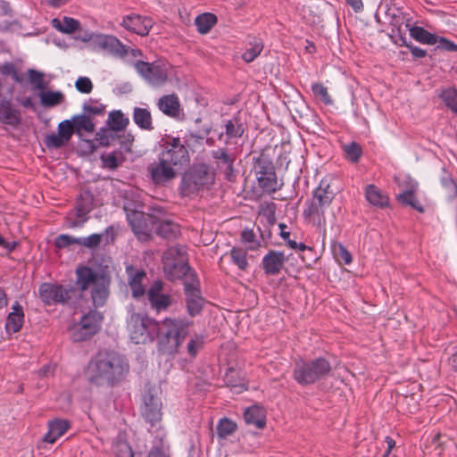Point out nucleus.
Returning <instances> with one entry per match:
<instances>
[{"mask_svg": "<svg viewBox=\"0 0 457 457\" xmlns=\"http://www.w3.org/2000/svg\"><path fill=\"white\" fill-rule=\"evenodd\" d=\"M192 321L186 318H166L161 323L145 313L129 311L127 329L135 344H146L159 337V349L166 354L178 353L189 333Z\"/></svg>", "mask_w": 457, "mask_h": 457, "instance_id": "1", "label": "nucleus"}, {"mask_svg": "<svg viewBox=\"0 0 457 457\" xmlns=\"http://www.w3.org/2000/svg\"><path fill=\"white\" fill-rule=\"evenodd\" d=\"M129 371L127 359L114 351H101L87 364V381L96 386H114L120 383Z\"/></svg>", "mask_w": 457, "mask_h": 457, "instance_id": "2", "label": "nucleus"}, {"mask_svg": "<svg viewBox=\"0 0 457 457\" xmlns=\"http://www.w3.org/2000/svg\"><path fill=\"white\" fill-rule=\"evenodd\" d=\"M76 286L80 294L90 290L95 308L103 307L110 295V278L87 265H80L75 270Z\"/></svg>", "mask_w": 457, "mask_h": 457, "instance_id": "3", "label": "nucleus"}, {"mask_svg": "<svg viewBox=\"0 0 457 457\" xmlns=\"http://www.w3.org/2000/svg\"><path fill=\"white\" fill-rule=\"evenodd\" d=\"M335 195L336 193L331 189L329 183L326 179H321L319 186L312 191V198L305 203L303 216L317 228L325 230V212Z\"/></svg>", "mask_w": 457, "mask_h": 457, "instance_id": "4", "label": "nucleus"}, {"mask_svg": "<svg viewBox=\"0 0 457 457\" xmlns=\"http://www.w3.org/2000/svg\"><path fill=\"white\" fill-rule=\"evenodd\" d=\"M331 370V363L324 357L300 358L295 362L292 377L300 386H307L328 377Z\"/></svg>", "mask_w": 457, "mask_h": 457, "instance_id": "5", "label": "nucleus"}, {"mask_svg": "<svg viewBox=\"0 0 457 457\" xmlns=\"http://www.w3.org/2000/svg\"><path fill=\"white\" fill-rule=\"evenodd\" d=\"M158 155L179 173L190 162L187 141H183L179 137H168L161 145V152Z\"/></svg>", "mask_w": 457, "mask_h": 457, "instance_id": "6", "label": "nucleus"}, {"mask_svg": "<svg viewBox=\"0 0 457 457\" xmlns=\"http://www.w3.org/2000/svg\"><path fill=\"white\" fill-rule=\"evenodd\" d=\"M38 294L46 305L62 303L75 306L81 299V294L76 287L47 282L40 285Z\"/></svg>", "mask_w": 457, "mask_h": 457, "instance_id": "7", "label": "nucleus"}, {"mask_svg": "<svg viewBox=\"0 0 457 457\" xmlns=\"http://www.w3.org/2000/svg\"><path fill=\"white\" fill-rule=\"evenodd\" d=\"M212 175L206 164H195L183 175L179 186L180 193L185 196L193 195L204 186L212 183Z\"/></svg>", "mask_w": 457, "mask_h": 457, "instance_id": "8", "label": "nucleus"}, {"mask_svg": "<svg viewBox=\"0 0 457 457\" xmlns=\"http://www.w3.org/2000/svg\"><path fill=\"white\" fill-rule=\"evenodd\" d=\"M142 401L141 415L145 421L150 425L149 431L152 432L153 429L159 430L162 418V403L158 396L157 390L153 387L145 390Z\"/></svg>", "mask_w": 457, "mask_h": 457, "instance_id": "9", "label": "nucleus"}, {"mask_svg": "<svg viewBox=\"0 0 457 457\" xmlns=\"http://www.w3.org/2000/svg\"><path fill=\"white\" fill-rule=\"evenodd\" d=\"M137 72L150 85L160 87L168 80L170 64L163 61L147 62L137 61L134 63Z\"/></svg>", "mask_w": 457, "mask_h": 457, "instance_id": "10", "label": "nucleus"}, {"mask_svg": "<svg viewBox=\"0 0 457 457\" xmlns=\"http://www.w3.org/2000/svg\"><path fill=\"white\" fill-rule=\"evenodd\" d=\"M254 172L259 187L266 193H275L280 189L273 162L265 155L256 158Z\"/></svg>", "mask_w": 457, "mask_h": 457, "instance_id": "11", "label": "nucleus"}, {"mask_svg": "<svg viewBox=\"0 0 457 457\" xmlns=\"http://www.w3.org/2000/svg\"><path fill=\"white\" fill-rule=\"evenodd\" d=\"M103 318V314L96 310H90L84 314L79 324L71 329L72 341L82 342L91 338L99 331Z\"/></svg>", "mask_w": 457, "mask_h": 457, "instance_id": "12", "label": "nucleus"}, {"mask_svg": "<svg viewBox=\"0 0 457 457\" xmlns=\"http://www.w3.org/2000/svg\"><path fill=\"white\" fill-rule=\"evenodd\" d=\"M94 200L90 191L86 190L80 193L75 210L67 218L70 228H80L84 225L88 220V213L94 209Z\"/></svg>", "mask_w": 457, "mask_h": 457, "instance_id": "13", "label": "nucleus"}, {"mask_svg": "<svg viewBox=\"0 0 457 457\" xmlns=\"http://www.w3.org/2000/svg\"><path fill=\"white\" fill-rule=\"evenodd\" d=\"M147 172L151 181L157 186L166 185L179 174L159 155L156 162L148 165Z\"/></svg>", "mask_w": 457, "mask_h": 457, "instance_id": "14", "label": "nucleus"}, {"mask_svg": "<svg viewBox=\"0 0 457 457\" xmlns=\"http://www.w3.org/2000/svg\"><path fill=\"white\" fill-rule=\"evenodd\" d=\"M192 277L191 281L184 282V291L187 312L191 317H195L201 312L204 299L201 295L197 278L195 276Z\"/></svg>", "mask_w": 457, "mask_h": 457, "instance_id": "15", "label": "nucleus"}, {"mask_svg": "<svg viewBox=\"0 0 457 457\" xmlns=\"http://www.w3.org/2000/svg\"><path fill=\"white\" fill-rule=\"evenodd\" d=\"M147 299L152 310L160 313L167 311L172 304V297L163 293V283L161 280L154 281L147 291Z\"/></svg>", "mask_w": 457, "mask_h": 457, "instance_id": "16", "label": "nucleus"}, {"mask_svg": "<svg viewBox=\"0 0 457 457\" xmlns=\"http://www.w3.org/2000/svg\"><path fill=\"white\" fill-rule=\"evenodd\" d=\"M58 133H52L46 137L45 145L47 148L59 149L64 146L75 132L71 120H64L58 124Z\"/></svg>", "mask_w": 457, "mask_h": 457, "instance_id": "17", "label": "nucleus"}, {"mask_svg": "<svg viewBox=\"0 0 457 457\" xmlns=\"http://www.w3.org/2000/svg\"><path fill=\"white\" fill-rule=\"evenodd\" d=\"M153 25L154 21L151 17L142 16L136 13H131L123 17L121 22L122 27L139 36L148 35Z\"/></svg>", "mask_w": 457, "mask_h": 457, "instance_id": "18", "label": "nucleus"}, {"mask_svg": "<svg viewBox=\"0 0 457 457\" xmlns=\"http://www.w3.org/2000/svg\"><path fill=\"white\" fill-rule=\"evenodd\" d=\"M286 261L284 253L270 250L262 258V267L266 275L277 276L283 269Z\"/></svg>", "mask_w": 457, "mask_h": 457, "instance_id": "19", "label": "nucleus"}, {"mask_svg": "<svg viewBox=\"0 0 457 457\" xmlns=\"http://www.w3.org/2000/svg\"><path fill=\"white\" fill-rule=\"evenodd\" d=\"M157 107L163 114L173 119H179L183 114L179 96L175 94L164 95L160 97Z\"/></svg>", "mask_w": 457, "mask_h": 457, "instance_id": "20", "label": "nucleus"}, {"mask_svg": "<svg viewBox=\"0 0 457 457\" xmlns=\"http://www.w3.org/2000/svg\"><path fill=\"white\" fill-rule=\"evenodd\" d=\"M96 43L101 48L117 56L124 57L129 54V48L114 36L100 35Z\"/></svg>", "mask_w": 457, "mask_h": 457, "instance_id": "21", "label": "nucleus"}, {"mask_svg": "<svg viewBox=\"0 0 457 457\" xmlns=\"http://www.w3.org/2000/svg\"><path fill=\"white\" fill-rule=\"evenodd\" d=\"M164 270L170 280L181 279L187 275L190 277L189 281L192 280V276L196 278V276L191 271V268L188 263L185 261L172 262H166L164 263Z\"/></svg>", "mask_w": 457, "mask_h": 457, "instance_id": "22", "label": "nucleus"}, {"mask_svg": "<svg viewBox=\"0 0 457 457\" xmlns=\"http://www.w3.org/2000/svg\"><path fill=\"white\" fill-rule=\"evenodd\" d=\"M47 426L48 431L44 436L43 441L48 444H54L59 437L68 431L71 424L66 420L55 419L49 420Z\"/></svg>", "mask_w": 457, "mask_h": 457, "instance_id": "23", "label": "nucleus"}, {"mask_svg": "<svg viewBox=\"0 0 457 457\" xmlns=\"http://www.w3.org/2000/svg\"><path fill=\"white\" fill-rule=\"evenodd\" d=\"M23 323V308L18 302H15L12 306V312L7 316L5 329L8 332L17 333L21 329Z\"/></svg>", "mask_w": 457, "mask_h": 457, "instance_id": "24", "label": "nucleus"}, {"mask_svg": "<svg viewBox=\"0 0 457 457\" xmlns=\"http://www.w3.org/2000/svg\"><path fill=\"white\" fill-rule=\"evenodd\" d=\"M244 419L246 424L253 425L256 428H263L266 426V411L263 408L253 405L244 412Z\"/></svg>", "mask_w": 457, "mask_h": 457, "instance_id": "25", "label": "nucleus"}, {"mask_svg": "<svg viewBox=\"0 0 457 457\" xmlns=\"http://www.w3.org/2000/svg\"><path fill=\"white\" fill-rule=\"evenodd\" d=\"M212 156L219 166L225 168L227 171L226 178L228 180H231L235 158L228 154L224 148H218L212 151Z\"/></svg>", "mask_w": 457, "mask_h": 457, "instance_id": "26", "label": "nucleus"}, {"mask_svg": "<svg viewBox=\"0 0 457 457\" xmlns=\"http://www.w3.org/2000/svg\"><path fill=\"white\" fill-rule=\"evenodd\" d=\"M367 201L377 207L384 208L388 205L389 198L375 185H368L365 189Z\"/></svg>", "mask_w": 457, "mask_h": 457, "instance_id": "27", "label": "nucleus"}, {"mask_svg": "<svg viewBox=\"0 0 457 457\" xmlns=\"http://www.w3.org/2000/svg\"><path fill=\"white\" fill-rule=\"evenodd\" d=\"M133 121L141 129L153 130V119L150 111L146 108L135 107L133 110Z\"/></svg>", "mask_w": 457, "mask_h": 457, "instance_id": "28", "label": "nucleus"}, {"mask_svg": "<svg viewBox=\"0 0 457 457\" xmlns=\"http://www.w3.org/2000/svg\"><path fill=\"white\" fill-rule=\"evenodd\" d=\"M224 381L227 386L235 394H240L247 388L245 379L239 376L236 370L231 368L225 373Z\"/></svg>", "mask_w": 457, "mask_h": 457, "instance_id": "29", "label": "nucleus"}, {"mask_svg": "<svg viewBox=\"0 0 457 457\" xmlns=\"http://www.w3.org/2000/svg\"><path fill=\"white\" fill-rule=\"evenodd\" d=\"M145 278V272L144 270H135L129 272V285L132 292V295L135 298L143 296L145 293V289L143 286V279Z\"/></svg>", "mask_w": 457, "mask_h": 457, "instance_id": "30", "label": "nucleus"}, {"mask_svg": "<svg viewBox=\"0 0 457 457\" xmlns=\"http://www.w3.org/2000/svg\"><path fill=\"white\" fill-rule=\"evenodd\" d=\"M52 26L60 32L71 34L79 29L80 23L74 18L64 16L62 20L53 19Z\"/></svg>", "mask_w": 457, "mask_h": 457, "instance_id": "31", "label": "nucleus"}, {"mask_svg": "<svg viewBox=\"0 0 457 457\" xmlns=\"http://www.w3.org/2000/svg\"><path fill=\"white\" fill-rule=\"evenodd\" d=\"M156 233L165 239H175L179 234V226L169 220H162L156 228Z\"/></svg>", "mask_w": 457, "mask_h": 457, "instance_id": "32", "label": "nucleus"}, {"mask_svg": "<svg viewBox=\"0 0 457 457\" xmlns=\"http://www.w3.org/2000/svg\"><path fill=\"white\" fill-rule=\"evenodd\" d=\"M217 17L211 12H204L196 16L195 25L200 34H207L217 23Z\"/></svg>", "mask_w": 457, "mask_h": 457, "instance_id": "33", "label": "nucleus"}, {"mask_svg": "<svg viewBox=\"0 0 457 457\" xmlns=\"http://www.w3.org/2000/svg\"><path fill=\"white\" fill-rule=\"evenodd\" d=\"M263 49V43L261 38L253 37L249 40L245 51L242 54V59L245 62L255 60Z\"/></svg>", "mask_w": 457, "mask_h": 457, "instance_id": "34", "label": "nucleus"}, {"mask_svg": "<svg viewBox=\"0 0 457 457\" xmlns=\"http://www.w3.org/2000/svg\"><path fill=\"white\" fill-rule=\"evenodd\" d=\"M75 133L80 135L82 131L92 133L95 131V124L87 114L74 115L71 119Z\"/></svg>", "mask_w": 457, "mask_h": 457, "instance_id": "35", "label": "nucleus"}, {"mask_svg": "<svg viewBox=\"0 0 457 457\" xmlns=\"http://www.w3.org/2000/svg\"><path fill=\"white\" fill-rule=\"evenodd\" d=\"M40 103L46 108L54 107L64 101V95L61 91H44L39 93Z\"/></svg>", "mask_w": 457, "mask_h": 457, "instance_id": "36", "label": "nucleus"}, {"mask_svg": "<svg viewBox=\"0 0 457 457\" xmlns=\"http://www.w3.org/2000/svg\"><path fill=\"white\" fill-rule=\"evenodd\" d=\"M410 36L415 39L416 41L426 44V45H435L436 44V35L430 33L427 29L420 26H411L409 29Z\"/></svg>", "mask_w": 457, "mask_h": 457, "instance_id": "37", "label": "nucleus"}, {"mask_svg": "<svg viewBox=\"0 0 457 457\" xmlns=\"http://www.w3.org/2000/svg\"><path fill=\"white\" fill-rule=\"evenodd\" d=\"M411 19L407 13L401 12L395 14L390 21L392 27L391 34L406 32L411 27Z\"/></svg>", "mask_w": 457, "mask_h": 457, "instance_id": "38", "label": "nucleus"}, {"mask_svg": "<svg viewBox=\"0 0 457 457\" xmlns=\"http://www.w3.org/2000/svg\"><path fill=\"white\" fill-rule=\"evenodd\" d=\"M342 150L345 159L352 163H357L363 153L361 145L355 141L344 144L342 145Z\"/></svg>", "mask_w": 457, "mask_h": 457, "instance_id": "39", "label": "nucleus"}, {"mask_svg": "<svg viewBox=\"0 0 457 457\" xmlns=\"http://www.w3.org/2000/svg\"><path fill=\"white\" fill-rule=\"evenodd\" d=\"M397 200L403 205H408L416 210L417 212L423 213L425 212L422 204L418 200L413 190H404L403 193L397 195Z\"/></svg>", "mask_w": 457, "mask_h": 457, "instance_id": "40", "label": "nucleus"}, {"mask_svg": "<svg viewBox=\"0 0 457 457\" xmlns=\"http://www.w3.org/2000/svg\"><path fill=\"white\" fill-rule=\"evenodd\" d=\"M245 128L239 118H233L225 123V133L230 139L239 138L243 136Z\"/></svg>", "mask_w": 457, "mask_h": 457, "instance_id": "41", "label": "nucleus"}, {"mask_svg": "<svg viewBox=\"0 0 457 457\" xmlns=\"http://www.w3.org/2000/svg\"><path fill=\"white\" fill-rule=\"evenodd\" d=\"M108 124L112 130L121 131L129 124V119L120 111H112L109 113Z\"/></svg>", "mask_w": 457, "mask_h": 457, "instance_id": "42", "label": "nucleus"}, {"mask_svg": "<svg viewBox=\"0 0 457 457\" xmlns=\"http://www.w3.org/2000/svg\"><path fill=\"white\" fill-rule=\"evenodd\" d=\"M232 262L241 270H245L248 267L247 252L240 247H233L229 252Z\"/></svg>", "mask_w": 457, "mask_h": 457, "instance_id": "43", "label": "nucleus"}, {"mask_svg": "<svg viewBox=\"0 0 457 457\" xmlns=\"http://www.w3.org/2000/svg\"><path fill=\"white\" fill-rule=\"evenodd\" d=\"M439 97L445 103V104L453 112L457 114V89L454 87H448L443 89L439 95Z\"/></svg>", "mask_w": 457, "mask_h": 457, "instance_id": "44", "label": "nucleus"}, {"mask_svg": "<svg viewBox=\"0 0 457 457\" xmlns=\"http://www.w3.org/2000/svg\"><path fill=\"white\" fill-rule=\"evenodd\" d=\"M83 112L89 116H104L105 113V105L96 100L90 99L88 102L84 103Z\"/></svg>", "mask_w": 457, "mask_h": 457, "instance_id": "45", "label": "nucleus"}, {"mask_svg": "<svg viewBox=\"0 0 457 457\" xmlns=\"http://www.w3.org/2000/svg\"><path fill=\"white\" fill-rule=\"evenodd\" d=\"M237 429V424L229 419H221L217 426V433L220 437L225 438L232 435Z\"/></svg>", "mask_w": 457, "mask_h": 457, "instance_id": "46", "label": "nucleus"}, {"mask_svg": "<svg viewBox=\"0 0 457 457\" xmlns=\"http://www.w3.org/2000/svg\"><path fill=\"white\" fill-rule=\"evenodd\" d=\"M311 88L315 97L319 98L326 105H330L333 103V100L328 92V88L321 83H313L312 84Z\"/></svg>", "mask_w": 457, "mask_h": 457, "instance_id": "47", "label": "nucleus"}, {"mask_svg": "<svg viewBox=\"0 0 457 457\" xmlns=\"http://www.w3.org/2000/svg\"><path fill=\"white\" fill-rule=\"evenodd\" d=\"M203 346L204 337L202 335L195 334L187 345V352L192 358H195Z\"/></svg>", "mask_w": 457, "mask_h": 457, "instance_id": "48", "label": "nucleus"}, {"mask_svg": "<svg viewBox=\"0 0 457 457\" xmlns=\"http://www.w3.org/2000/svg\"><path fill=\"white\" fill-rule=\"evenodd\" d=\"M102 160L104 167L114 170L122 162L123 158L121 153L112 152L107 155H103Z\"/></svg>", "mask_w": 457, "mask_h": 457, "instance_id": "49", "label": "nucleus"}, {"mask_svg": "<svg viewBox=\"0 0 457 457\" xmlns=\"http://www.w3.org/2000/svg\"><path fill=\"white\" fill-rule=\"evenodd\" d=\"M79 245V237H74L67 234L59 235L54 240V245L57 248H65L71 245Z\"/></svg>", "mask_w": 457, "mask_h": 457, "instance_id": "50", "label": "nucleus"}, {"mask_svg": "<svg viewBox=\"0 0 457 457\" xmlns=\"http://www.w3.org/2000/svg\"><path fill=\"white\" fill-rule=\"evenodd\" d=\"M102 234H92L86 237H79V245L87 248H95L101 244Z\"/></svg>", "mask_w": 457, "mask_h": 457, "instance_id": "51", "label": "nucleus"}, {"mask_svg": "<svg viewBox=\"0 0 457 457\" xmlns=\"http://www.w3.org/2000/svg\"><path fill=\"white\" fill-rule=\"evenodd\" d=\"M436 44H437L436 49L446 52H457V44L446 37L436 35Z\"/></svg>", "mask_w": 457, "mask_h": 457, "instance_id": "52", "label": "nucleus"}, {"mask_svg": "<svg viewBox=\"0 0 457 457\" xmlns=\"http://www.w3.org/2000/svg\"><path fill=\"white\" fill-rule=\"evenodd\" d=\"M28 75L29 81L32 84H35L36 88L39 90H44L46 88V84L43 81V73L37 71L34 69L28 70Z\"/></svg>", "mask_w": 457, "mask_h": 457, "instance_id": "53", "label": "nucleus"}, {"mask_svg": "<svg viewBox=\"0 0 457 457\" xmlns=\"http://www.w3.org/2000/svg\"><path fill=\"white\" fill-rule=\"evenodd\" d=\"M76 89L83 94H89L93 89V84L89 78L79 77L75 82Z\"/></svg>", "mask_w": 457, "mask_h": 457, "instance_id": "54", "label": "nucleus"}, {"mask_svg": "<svg viewBox=\"0 0 457 457\" xmlns=\"http://www.w3.org/2000/svg\"><path fill=\"white\" fill-rule=\"evenodd\" d=\"M442 186L449 192L453 196L457 195V184L452 179L451 175L445 173V176L441 178Z\"/></svg>", "mask_w": 457, "mask_h": 457, "instance_id": "55", "label": "nucleus"}, {"mask_svg": "<svg viewBox=\"0 0 457 457\" xmlns=\"http://www.w3.org/2000/svg\"><path fill=\"white\" fill-rule=\"evenodd\" d=\"M335 254L345 264H350L353 261L351 253L342 244L338 245L337 249L335 250Z\"/></svg>", "mask_w": 457, "mask_h": 457, "instance_id": "56", "label": "nucleus"}, {"mask_svg": "<svg viewBox=\"0 0 457 457\" xmlns=\"http://www.w3.org/2000/svg\"><path fill=\"white\" fill-rule=\"evenodd\" d=\"M389 37L392 39L394 44L399 46H404L407 47V45L411 44V42L407 41L406 32L404 31H402L401 33L390 34Z\"/></svg>", "mask_w": 457, "mask_h": 457, "instance_id": "57", "label": "nucleus"}, {"mask_svg": "<svg viewBox=\"0 0 457 457\" xmlns=\"http://www.w3.org/2000/svg\"><path fill=\"white\" fill-rule=\"evenodd\" d=\"M407 48H409L410 52L411 53L412 56L417 59L424 58L427 55V51L413 46L411 43L410 45H407Z\"/></svg>", "mask_w": 457, "mask_h": 457, "instance_id": "58", "label": "nucleus"}, {"mask_svg": "<svg viewBox=\"0 0 457 457\" xmlns=\"http://www.w3.org/2000/svg\"><path fill=\"white\" fill-rule=\"evenodd\" d=\"M16 102L18 104H20L24 108L32 109V110L35 109L34 103H33L32 98L30 96H27V97L17 96L16 97Z\"/></svg>", "mask_w": 457, "mask_h": 457, "instance_id": "59", "label": "nucleus"}, {"mask_svg": "<svg viewBox=\"0 0 457 457\" xmlns=\"http://www.w3.org/2000/svg\"><path fill=\"white\" fill-rule=\"evenodd\" d=\"M18 243L15 241L7 242L1 235H0V246L7 250L8 253L12 252L17 246Z\"/></svg>", "mask_w": 457, "mask_h": 457, "instance_id": "60", "label": "nucleus"}, {"mask_svg": "<svg viewBox=\"0 0 457 457\" xmlns=\"http://www.w3.org/2000/svg\"><path fill=\"white\" fill-rule=\"evenodd\" d=\"M346 3L351 5L354 12H359L363 10L362 0H346Z\"/></svg>", "mask_w": 457, "mask_h": 457, "instance_id": "61", "label": "nucleus"}, {"mask_svg": "<svg viewBox=\"0 0 457 457\" xmlns=\"http://www.w3.org/2000/svg\"><path fill=\"white\" fill-rule=\"evenodd\" d=\"M54 372V368L51 364H46L44 365L39 370H38V375L40 377H47L49 376L50 374H53Z\"/></svg>", "mask_w": 457, "mask_h": 457, "instance_id": "62", "label": "nucleus"}, {"mask_svg": "<svg viewBox=\"0 0 457 457\" xmlns=\"http://www.w3.org/2000/svg\"><path fill=\"white\" fill-rule=\"evenodd\" d=\"M449 362L453 370L457 372V345L453 347V353L449 359Z\"/></svg>", "mask_w": 457, "mask_h": 457, "instance_id": "63", "label": "nucleus"}, {"mask_svg": "<svg viewBox=\"0 0 457 457\" xmlns=\"http://www.w3.org/2000/svg\"><path fill=\"white\" fill-rule=\"evenodd\" d=\"M148 457H169L161 448H153L148 453Z\"/></svg>", "mask_w": 457, "mask_h": 457, "instance_id": "64", "label": "nucleus"}]
</instances>
